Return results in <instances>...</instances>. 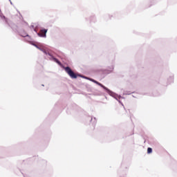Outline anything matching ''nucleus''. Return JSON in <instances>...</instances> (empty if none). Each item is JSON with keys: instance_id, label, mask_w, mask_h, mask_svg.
I'll list each match as a JSON object with an SVG mask.
<instances>
[{"instance_id": "nucleus-8", "label": "nucleus", "mask_w": 177, "mask_h": 177, "mask_svg": "<svg viewBox=\"0 0 177 177\" xmlns=\"http://www.w3.org/2000/svg\"><path fill=\"white\" fill-rule=\"evenodd\" d=\"M22 37H28V35H22Z\"/></svg>"}, {"instance_id": "nucleus-3", "label": "nucleus", "mask_w": 177, "mask_h": 177, "mask_svg": "<svg viewBox=\"0 0 177 177\" xmlns=\"http://www.w3.org/2000/svg\"><path fill=\"white\" fill-rule=\"evenodd\" d=\"M90 81H91L92 82H94V84L99 85V86H101V88H103V89H105L106 91H107V87L104 86L103 84H102L99 82H97L93 79H90Z\"/></svg>"}, {"instance_id": "nucleus-5", "label": "nucleus", "mask_w": 177, "mask_h": 177, "mask_svg": "<svg viewBox=\"0 0 177 177\" xmlns=\"http://www.w3.org/2000/svg\"><path fill=\"white\" fill-rule=\"evenodd\" d=\"M53 60L55 61V62L57 63V64H61L60 61H59V59L53 58Z\"/></svg>"}, {"instance_id": "nucleus-6", "label": "nucleus", "mask_w": 177, "mask_h": 177, "mask_svg": "<svg viewBox=\"0 0 177 177\" xmlns=\"http://www.w3.org/2000/svg\"><path fill=\"white\" fill-rule=\"evenodd\" d=\"M35 46L37 48V49H39V50H44V48H42V47H39V46H37V45H35Z\"/></svg>"}, {"instance_id": "nucleus-4", "label": "nucleus", "mask_w": 177, "mask_h": 177, "mask_svg": "<svg viewBox=\"0 0 177 177\" xmlns=\"http://www.w3.org/2000/svg\"><path fill=\"white\" fill-rule=\"evenodd\" d=\"M153 153V149H152L151 148L149 147V148L147 149V153H148V154H150V153Z\"/></svg>"}, {"instance_id": "nucleus-2", "label": "nucleus", "mask_w": 177, "mask_h": 177, "mask_svg": "<svg viewBox=\"0 0 177 177\" xmlns=\"http://www.w3.org/2000/svg\"><path fill=\"white\" fill-rule=\"evenodd\" d=\"M46 32H48V29H41L39 32L37 33V35L42 38H46Z\"/></svg>"}, {"instance_id": "nucleus-7", "label": "nucleus", "mask_w": 177, "mask_h": 177, "mask_svg": "<svg viewBox=\"0 0 177 177\" xmlns=\"http://www.w3.org/2000/svg\"><path fill=\"white\" fill-rule=\"evenodd\" d=\"M41 52H43L44 53H45V55H48V53H46V50H44V49H43V50H42Z\"/></svg>"}, {"instance_id": "nucleus-1", "label": "nucleus", "mask_w": 177, "mask_h": 177, "mask_svg": "<svg viewBox=\"0 0 177 177\" xmlns=\"http://www.w3.org/2000/svg\"><path fill=\"white\" fill-rule=\"evenodd\" d=\"M64 70H65L66 73H68L69 77H71V78L75 79V78H77V77H78V75H77V74H75L74 73V71H73V70H71V67L66 66L64 68Z\"/></svg>"}]
</instances>
